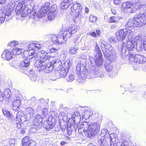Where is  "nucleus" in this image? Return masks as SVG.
<instances>
[{"mask_svg": "<svg viewBox=\"0 0 146 146\" xmlns=\"http://www.w3.org/2000/svg\"><path fill=\"white\" fill-rule=\"evenodd\" d=\"M51 117H50L47 121L44 122V127L46 130H49L52 129L55 125V118H54L55 116H57V113L53 111H50Z\"/></svg>", "mask_w": 146, "mask_h": 146, "instance_id": "nucleus-14", "label": "nucleus"}, {"mask_svg": "<svg viewBox=\"0 0 146 146\" xmlns=\"http://www.w3.org/2000/svg\"><path fill=\"white\" fill-rule=\"evenodd\" d=\"M104 76V74L102 73L98 68H95L94 67L87 70L86 73L84 74L81 79H84V78H88L89 79H92L96 77L103 78Z\"/></svg>", "mask_w": 146, "mask_h": 146, "instance_id": "nucleus-11", "label": "nucleus"}, {"mask_svg": "<svg viewBox=\"0 0 146 146\" xmlns=\"http://www.w3.org/2000/svg\"><path fill=\"white\" fill-rule=\"evenodd\" d=\"M29 101L31 102V106H35L36 104L37 100L35 97H33L31 99L29 100Z\"/></svg>", "mask_w": 146, "mask_h": 146, "instance_id": "nucleus-44", "label": "nucleus"}, {"mask_svg": "<svg viewBox=\"0 0 146 146\" xmlns=\"http://www.w3.org/2000/svg\"><path fill=\"white\" fill-rule=\"evenodd\" d=\"M78 48L75 46L74 47L70 48L69 51V53L71 55H75L76 54Z\"/></svg>", "mask_w": 146, "mask_h": 146, "instance_id": "nucleus-35", "label": "nucleus"}, {"mask_svg": "<svg viewBox=\"0 0 146 146\" xmlns=\"http://www.w3.org/2000/svg\"><path fill=\"white\" fill-rule=\"evenodd\" d=\"M46 13L47 12L40 9L37 14V15H36L35 16V17L36 16L35 19V20L36 21H38L41 18L44 17L46 15Z\"/></svg>", "mask_w": 146, "mask_h": 146, "instance_id": "nucleus-32", "label": "nucleus"}, {"mask_svg": "<svg viewBox=\"0 0 146 146\" xmlns=\"http://www.w3.org/2000/svg\"><path fill=\"white\" fill-rule=\"evenodd\" d=\"M99 43L103 45L104 47H105V45H106V42L102 40H100V41L99 42Z\"/></svg>", "mask_w": 146, "mask_h": 146, "instance_id": "nucleus-63", "label": "nucleus"}, {"mask_svg": "<svg viewBox=\"0 0 146 146\" xmlns=\"http://www.w3.org/2000/svg\"><path fill=\"white\" fill-rule=\"evenodd\" d=\"M96 17L92 15H90L89 18V20L91 22H95L96 21Z\"/></svg>", "mask_w": 146, "mask_h": 146, "instance_id": "nucleus-51", "label": "nucleus"}, {"mask_svg": "<svg viewBox=\"0 0 146 146\" xmlns=\"http://www.w3.org/2000/svg\"><path fill=\"white\" fill-rule=\"evenodd\" d=\"M44 99L43 98L40 99L38 103L40 105H42L44 102Z\"/></svg>", "mask_w": 146, "mask_h": 146, "instance_id": "nucleus-64", "label": "nucleus"}, {"mask_svg": "<svg viewBox=\"0 0 146 146\" xmlns=\"http://www.w3.org/2000/svg\"><path fill=\"white\" fill-rule=\"evenodd\" d=\"M74 79V77L73 74H70L69 76L68 79H67L68 82H72Z\"/></svg>", "mask_w": 146, "mask_h": 146, "instance_id": "nucleus-56", "label": "nucleus"}, {"mask_svg": "<svg viewBox=\"0 0 146 146\" xmlns=\"http://www.w3.org/2000/svg\"><path fill=\"white\" fill-rule=\"evenodd\" d=\"M30 56H33V57H31L32 59L36 61L34 64L35 67L37 68V69L39 71L41 70L42 66L40 64H39L37 66L35 64L37 62H40L41 63H42L43 62H46L49 60L50 58L47 54L46 52L44 50H39L37 53H35V52L34 51L31 53Z\"/></svg>", "mask_w": 146, "mask_h": 146, "instance_id": "nucleus-3", "label": "nucleus"}, {"mask_svg": "<svg viewBox=\"0 0 146 146\" xmlns=\"http://www.w3.org/2000/svg\"><path fill=\"white\" fill-rule=\"evenodd\" d=\"M140 0H132L133 4L135 5V6L136 7V8L138 11L139 9L141 6V5L139 2Z\"/></svg>", "mask_w": 146, "mask_h": 146, "instance_id": "nucleus-42", "label": "nucleus"}, {"mask_svg": "<svg viewBox=\"0 0 146 146\" xmlns=\"http://www.w3.org/2000/svg\"><path fill=\"white\" fill-rule=\"evenodd\" d=\"M139 9L143 11V12L142 13L143 14L142 15H145V14H146V5H141V6Z\"/></svg>", "mask_w": 146, "mask_h": 146, "instance_id": "nucleus-47", "label": "nucleus"}, {"mask_svg": "<svg viewBox=\"0 0 146 146\" xmlns=\"http://www.w3.org/2000/svg\"><path fill=\"white\" fill-rule=\"evenodd\" d=\"M5 15L3 13V11L2 10H0V18L1 17H5Z\"/></svg>", "mask_w": 146, "mask_h": 146, "instance_id": "nucleus-62", "label": "nucleus"}, {"mask_svg": "<svg viewBox=\"0 0 146 146\" xmlns=\"http://www.w3.org/2000/svg\"><path fill=\"white\" fill-rule=\"evenodd\" d=\"M75 129V128L74 127L73 125H71L70 126V127H67L65 129L67 131V133L69 135H71L72 131H73Z\"/></svg>", "mask_w": 146, "mask_h": 146, "instance_id": "nucleus-37", "label": "nucleus"}, {"mask_svg": "<svg viewBox=\"0 0 146 146\" xmlns=\"http://www.w3.org/2000/svg\"><path fill=\"white\" fill-rule=\"evenodd\" d=\"M117 40L120 41L124 40L126 36L131 38L133 35V31L129 29H123L119 30L116 33Z\"/></svg>", "mask_w": 146, "mask_h": 146, "instance_id": "nucleus-12", "label": "nucleus"}, {"mask_svg": "<svg viewBox=\"0 0 146 146\" xmlns=\"http://www.w3.org/2000/svg\"><path fill=\"white\" fill-rule=\"evenodd\" d=\"M22 99L21 96L20 94H15L14 98V100H20Z\"/></svg>", "mask_w": 146, "mask_h": 146, "instance_id": "nucleus-52", "label": "nucleus"}, {"mask_svg": "<svg viewBox=\"0 0 146 146\" xmlns=\"http://www.w3.org/2000/svg\"><path fill=\"white\" fill-rule=\"evenodd\" d=\"M27 8H25L23 6V9L22 10L21 13V16L23 17H27L28 13H29V11L27 10Z\"/></svg>", "mask_w": 146, "mask_h": 146, "instance_id": "nucleus-40", "label": "nucleus"}, {"mask_svg": "<svg viewBox=\"0 0 146 146\" xmlns=\"http://www.w3.org/2000/svg\"><path fill=\"white\" fill-rule=\"evenodd\" d=\"M40 62H37L35 64L36 66L40 64L42 66V70H44V71L48 73L51 72L53 70L54 68L55 70L60 69L62 67V63L59 59H54L52 61H49V60L46 62H43L42 63H41Z\"/></svg>", "mask_w": 146, "mask_h": 146, "instance_id": "nucleus-4", "label": "nucleus"}, {"mask_svg": "<svg viewBox=\"0 0 146 146\" xmlns=\"http://www.w3.org/2000/svg\"><path fill=\"white\" fill-rule=\"evenodd\" d=\"M113 3L115 5H119L120 4L122 1L121 0H113Z\"/></svg>", "mask_w": 146, "mask_h": 146, "instance_id": "nucleus-58", "label": "nucleus"}, {"mask_svg": "<svg viewBox=\"0 0 146 146\" xmlns=\"http://www.w3.org/2000/svg\"><path fill=\"white\" fill-rule=\"evenodd\" d=\"M135 18L133 19H130L127 22L125 25L126 28H132L136 27V24Z\"/></svg>", "mask_w": 146, "mask_h": 146, "instance_id": "nucleus-31", "label": "nucleus"}, {"mask_svg": "<svg viewBox=\"0 0 146 146\" xmlns=\"http://www.w3.org/2000/svg\"><path fill=\"white\" fill-rule=\"evenodd\" d=\"M98 133L91 129L89 128L85 132V134L87 135L88 137L93 139Z\"/></svg>", "mask_w": 146, "mask_h": 146, "instance_id": "nucleus-28", "label": "nucleus"}, {"mask_svg": "<svg viewBox=\"0 0 146 146\" xmlns=\"http://www.w3.org/2000/svg\"><path fill=\"white\" fill-rule=\"evenodd\" d=\"M42 113L44 115L46 116L48 113V108H44L42 110Z\"/></svg>", "mask_w": 146, "mask_h": 146, "instance_id": "nucleus-55", "label": "nucleus"}, {"mask_svg": "<svg viewBox=\"0 0 146 146\" xmlns=\"http://www.w3.org/2000/svg\"><path fill=\"white\" fill-rule=\"evenodd\" d=\"M84 63L82 61H79L76 67V73L78 75L79 78L81 79L82 77L84 76V74L86 73L87 70L86 65H87V64Z\"/></svg>", "mask_w": 146, "mask_h": 146, "instance_id": "nucleus-15", "label": "nucleus"}, {"mask_svg": "<svg viewBox=\"0 0 146 146\" xmlns=\"http://www.w3.org/2000/svg\"><path fill=\"white\" fill-rule=\"evenodd\" d=\"M132 41L136 44V49L137 50H141L143 48H144V41L142 42V36L141 35H138L135 36Z\"/></svg>", "mask_w": 146, "mask_h": 146, "instance_id": "nucleus-17", "label": "nucleus"}, {"mask_svg": "<svg viewBox=\"0 0 146 146\" xmlns=\"http://www.w3.org/2000/svg\"><path fill=\"white\" fill-rule=\"evenodd\" d=\"M12 52L8 49L5 50L1 55V57L4 60H9L12 57Z\"/></svg>", "mask_w": 146, "mask_h": 146, "instance_id": "nucleus-22", "label": "nucleus"}, {"mask_svg": "<svg viewBox=\"0 0 146 146\" xmlns=\"http://www.w3.org/2000/svg\"><path fill=\"white\" fill-rule=\"evenodd\" d=\"M27 45V48L30 51L31 50H37L43 47L42 44H39L35 41L28 43Z\"/></svg>", "mask_w": 146, "mask_h": 146, "instance_id": "nucleus-19", "label": "nucleus"}, {"mask_svg": "<svg viewBox=\"0 0 146 146\" xmlns=\"http://www.w3.org/2000/svg\"><path fill=\"white\" fill-rule=\"evenodd\" d=\"M110 146H119L120 143H119V140L117 139V141H116L115 143L113 142L115 140V138L114 137L113 134H111L110 135Z\"/></svg>", "mask_w": 146, "mask_h": 146, "instance_id": "nucleus-29", "label": "nucleus"}, {"mask_svg": "<svg viewBox=\"0 0 146 146\" xmlns=\"http://www.w3.org/2000/svg\"><path fill=\"white\" fill-rule=\"evenodd\" d=\"M95 53L96 54L95 60L91 57H90L89 60L90 64L93 66L95 64L98 67H101L103 66V61L102 58V54L97 43H96L95 47Z\"/></svg>", "mask_w": 146, "mask_h": 146, "instance_id": "nucleus-8", "label": "nucleus"}, {"mask_svg": "<svg viewBox=\"0 0 146 146\" xmlns=\"http://www.w3.org/2000/svg\"><path fill=\"white\" fill-rule=\"evenodd\" d=\"M56 14L53 13L49 12L47 15L48 18L49 20H53L56 16Z\"/></svg>", "mask_w": 146, "mask_h": 146, "instance_id": "nucleus-45", "label": "nucleus"}, {"mask_svg": "<svg viewBox=\"0 0 146 146\" xmlns=\"http://www.w3.org/2000/svg\"><path fill=\"white\" fill-rule=\"evenodd\" d=\"M119 143H120V146H129V142L125 139H123L121 140V141L119 142Z\"/></svg>", "mask_w": 146, "mask_h": 146, "instance_id": "nucleus-43", "label": "nucleus"}, {"mask_svg": "<svg viewBox=\"0 0 146 146\" xmlns=\"http://www.w3.org/2000/svg\"><path fill=\"white\" fill-rule=\"evenodd\" d=\"M90 122H87L86 121H84L82 123L78 126V130H81L83 132L85 133V132L86 131L88 128H89V126Z\"/></svg>", "mask_w": 146, "mask_h": 146, "instance_id": "nucleus-26", "label": "nucleus"}, {"mask_svg": "<svg viewBox=\"0 0 146 146\" xmlns=\"http://www.w3.org/2000/svg\"><path fill=\"white\" fill-rule=\"evenodd\" d=\"M130 53L129 56V58H133V60L134 59V58L135 56L136 55V54H134L133 52H131L129 53Z\"/></svg>", "mask_w": 146, "mask_h": 146, "instance_id": "nucleus-60", "label": "nucleus"}, {"mask_svg": "<svg viewBox=\"0 0 146 146\" xmlns=\"http://www.w3.org/2000/svg\"><path fill=\"white\" fill-rule=\"evenodd\" d=\"M133 61L134 62L141 64L146 62V57L143 55L136 54Z\"/></svg>", "mask_w": 146, "mask_h": 146, "instance_id": "nucleus-21", "label": "nucleus"}, {"mask_svg": "<svg viewBox=\"0 0 146 146\" xmlns=\"http://www.w3.org/2000/svg\"><path fill=\"white\" fill-rule=\"evenodd\" d=\"M57 6L56 4L52 5L49 10V12L53 13L56 14L57 13Z\"/></svg>", "mask_w": 146, "mask_h": 146, "instance_id": "nucleus-39", "label": "nucleus"}, {"mask_svg": "<svg viewBox=\"0 0 146 146\" xmlns=\"http://www.w3.org/2000/svg\"><path fill=\"white\" fill-rule=\"evenodd\" d=\"M109 42L112 43L113 42H115L116 40L114 37H111L109 38Z\"/></svg>", "mask_w": 146, "mask_h": 146, "instance_id": "nucleus-59", "label": "nucleus"}, {"mask_svg": "<svg viewBox=\"0 0 146 146\" xmlns=\"http://www.w3.org/2000/svg\"><path fill=\"white\" fill-rule=\"evenodd\" d=\"M42 118L40 115L39 114L36 115L33 121V127L31 130H34V132H35L37 129L40 128L42 127Z\"/></svg>", "mask_w": 146, "mask_h": 146, "instance_id": "nucleus-16", "label": "nucleus"}, {"mask_svg": "<svg viewBox=\"0 0 146 146\" xmlns=\"http://www.w3.org/2000/svg\"><path fill=\"white\" fill-rule=\"evenodd\" d=\"M105 58L109 61L111 62H114L116 58V54L115 52L112 51V52L107 54L106 55H104Z\"/></svg>", "mask_w": 146, "mask_h": 146, "instance_id": "nucleus-25", "label": "nucleus"}, {"mask_svg": "<svg viewBox=\"0 0 146 146\" xmlns=\"http://www.w3.org/2000/svg\"><path fill=\"white\" fill-rule=\"evenodd\" d=\"M136 27H141L146 24V17L144 15H141L138 18H135Z\"/></svg>", "mask_w": 146, "mask_h": 146, "instance_id": "nucleus-18", "label": "nucleus"}, {"mask_svg": "<svg viewBox=\"0 0 146 146\" xmlns=\"http://www.w3.org/2000/svg\"><path fill=\"white\" fill-rule=\"evenodd\" d=\"M30 58L23 60L22 61L20 64L17 61H13L10 63V65L17 69H19L20 71L22 72L25 74L28 69L27 67L29 66L30 62Z\"/></svg>", "mask_w": 146, "mask_h": 146, "instance_id": "nucleus-10", "label": "nucleus"}, {"mask_svg": "<svg viewBox=\"0 0 146 146\" xmlns=\"http://www.w3.org/2000/svg\"><path fill=\"white\" fill-rule=\"evenodd\" d=\"M90 34L91 36H92L95 38L97 37L96 32L95 31L90 32Z\"/></svg>", "mask_w": 146, "mask_h": 146, "instance_id": "nucleus-61", "label": "nucleus"}, {"mask_svg": "<svg viewBox=\"0 0 146 146\" xmlns=\"http://www.w3.org/2000/svg\"><path fill=\"white\" fill-rule=\"evenodd\" d=\"M22 146H35L36 143L31 140L28 136H26L22 140Z\"/></svg>", "mask_w": 146, "mask_h": 146, "instance_id": "nucleus-20", "label": "nucleus"}, {"mask_svg": "<svg viewBox=\"0 0 146 146\" xmlns=\"http://www.w3.org/2000/svg\"><path fill=\"white\" fill-rule=\"evenodd\" d=\"M82 6L77 2H74L71 7V12H75L73 19L75 23L80 22L82 18H83L84 12L82 11Z\"/></svg>", "mask_w": 146, "mask_h": 146, "instance_id": "nucleus-9", "label": "nucleus"}, {"mask_svg": "<svg viewBox=\"0 0 146 146\" xmlns=\"http://www.w3.org/2000/svg\"><path fill=\"white\" fill-rule=\"evenodd\" d=\"M9 5H10L9 8L10 9V10L6 11L5 14V15H6L8 16H9L11 15V12L13 10V6H11V4Z\"/></svg>", "mask_w": 146, "mask_h": 146, "instance_id": "nucleus-49", "label": "nucleus"}, {"mask_svg": "<svg viewBox=\"0 0 146 146\" xmlns=\"http://www.w3.org/2000/svg\"><path fill=\"white\" fill-rule=\"evenodd\" d=\"M26 112L27 114H29L31 115H33L34 112V110L32 108L29 107L27 108Z\"/></svg>", "mask_w": 146, "mask_h": 146, "instance_id": "nucleus-46", "label": "nucleus"}, {"mask_svg": "<svg viewBox=\"0 0 146 146\" xmlns=\"http://www.w3.org/2000/svg\"><path fill=\"white\" fill-rule=\"evenodd\" d=\"M72 3V0H64L60 5V7L62 9H66Z\"/></svg>", "mask_w": 146, "mask_h": 146, "instance_id": "nucleus-23", "label": "nucleus"}, {"mask_svg": "<svg viewBox=\"0 0 146 146\" xmlns=\"http://www.w3.org/2000/svg\"><path fill=\"white\" fill-rule=\"evenodd\" d=\"M83 118L87 119H88L90 116V112L89 111H85L84 113H82Z\"/></svg>", "mask_w": 146, "mask_h": 146, "instance_id": "nucleus-41", "label": "nucleus"}, {"mask_svg": "<svg viewBox=\"0 0 146 146\" xmlns=\"http://www.w3.org/2000/svg\"><path fill=\"white\" fill-rule=\"evenodd\" d=\"M129 38L127 39L126 44L124 42H120L118 44V49L123 56H127L129 53V51L132 50L134 48L135 44Z\"/></svg>", "mask_w": 146, "mask_h": 146, "instance_id": "nucleus-6", "label": "nucleus"}, {"mask_svg": "<svg viewBox=\"0 0 146 146\" xmlns=\"http://www.w3.org/2000/svg\"><path fill=\"white\" fill-rule=\"evenodd\" d=\"M100 125L97 122H90L89 128L98 133L100 129Z\"/></svg>", "mask_w": 146, "mask_h": 146, "instance_id": "nucleus-24", "label": "nucleus"}, {"mask_svg": "<svg viewBox=\"0 0 146 146\" xmlns=\"http://www.w3.org/2000/svg\"><path fill=\"white\" fill-rule=\"evenodd\" d=\"M50 6V3H46L40 9L47 12V11L49 10Z\"/></svg>", "mask_w": 146, "mask_h": 146, "instance_id": "nucleus-36", "label": "nucleus"}, {"mask_svg": "<svg viewBox=\"0 0 146 146\" xmlns=\"http://www.w3.org/2000/svg\"><path fill=\"white\" fill-rule=\"evenodd\" d=\"M105 66L106 70L107 72H110L112 70L113 67L111 65L106 64Z\"/></svg>", "mask_w": 146, "mask_h": 146, "instance_id": "nucleus-48", "label": "nucleus"}, {"mask_svg": "<svg viewBox=\"0 0 146 146\" xmlns=\"http://www.w3.org/2000/svg\"><path fill=\"white\" fill-rule=\"evenodd\" d=\"M24 51V50L22 49L21 48H15L12 50V54H13V56L16 55L17 54H19L21 53Z\"/></svg>", "mask_w": 146, "mask_h": 146, "instance_id": "nucleus-33", "label": "nucleus"}, {"mask_svg": "<svg viewBox=\"0 0 146 146\" xmlns=\"http://www.w3.org/2000/svg\"><path fill=\"white\" fill-rule=\"evenodd\" d=\"M30 79L32 81L36 82L38 80L39 78L37 76L35 75L31 77Z\"/></svg>", "mask_w": 146, "mask_h": 146, "instance_id": "nucleus-54", "label": "nucleus"}, {"mask_svg": "<svg viewBox=\"0 0 146 146\" xmlns=\"http://www.w3.org/2000/svg\"><path fill=\"white\" fill-rule=\"evenodd\" d=\"M80 58L81 59L84 60V61L83 62V63H87L86 62V60L87 58V55L85 54H81L80 57Z\"/></svg>", "mask_w": 146, "mask_h": 146, "instance_id": "nucleus-53", "label": "nucleus"}, {"mask_svg": "<svg viewBox=\"0 0 146 146\" xmlns=\"http://www.w3.org/2000/svg\"><path fill=\"white\" fill-rule=\"evenodd\" d=\"M70 65V62H65L60 69L55 70L54 73L50 74L49 76L50 79L52 81H55L58 78L65 77L67 75Z\"/></svg>", "mask_w": 146, "mask_h": 146, "instance_id": "nucleus-5", "label": "nucleus"}, {"mask_svg": "<svg viewBox=\"0 0 146 146\" xmlns=\"http://www.w3.org/2000/svg\"><path fill=\"white\" fill-rule=\"evenodd\" d=\"M113 48L109 44H106L105 45L104 49L102 50L104 55H106V54H108L112 51Z\"/></svg>", "mask_w": 146, "mask_h": 146, "instance_id": "nucleus-30", "label": "nucleus"}, {"mask_svg": "<svg viewBox=\"0 0 146 146\" xmlns=\"http://www.w3.org/2000/svg\"><path fill=\"white\" fill-rule=\"evenodd\" d=\"M123 11L127 14H131L136 13L138 11V10L133 4V3L130 1H128L124 2L122 5Z\"/></svg>", "mask_w": 146, "mask_h": 146, "instance_id": "nucleus-13", "label": "nucleus"}, {"mask_svg": "<svg viewBox=\"0 0 146 146\" xmlns=\"http://www.w3.org/2000/svg\"><path fill=\"white\" fill-rule=\"evenodd\" d=\"M11 90L9 89H6L4 91V99L7 102H9L11 99Z\"/></svg>", "mask_w": 146, "mask_h": 146, "instance_id": "nucleus-27", "label": "nucleus"}, {"mask_svg": "<svg viewBox=\"0 0 146 146\" xmlns=\"http://www.w3.org/2000/svg\"><path fill=\"white\" fill-rule=\"evenodd\" d=\"M121 19L120 17L115 16L110 17V23H114L118 22Z\"/></svg>", "mask_w": 146, "mask_h": 146, "instance_id": "nucleus-38", "label": "nucleus"}, {"mask_svg": "<svg viewBox=\"0 0 146 146\" xmlns=\"http://www.w3.org/2000/svg\"><path fill=\"white\" fill-rule=\"evenodd\" d=\"M2 111L4 115L8 119V120L9 122H11L15 119L17 127V128L20 129L23 128V125H24V127H27L28 122L27 119L25 117L24 114L22 111H19L18 112L16 117L15 119L13 115L11 113L10 111L4 109Z\"/></svg>", "mask_w": 146, "mask_h": 146, "instance_id": "nucleus-2", "label": "nucleus"}, {"mask_svg": "<svg viewBox=\"0 0 146 146\" xmlns=\"http://www.w3.org/2000/svg\"><path fill=\"white\" fill-rule=\"evenodd\" d=\"M105 142V140H102L101 139L99 140V143L101 145L106 146V144Z\"/></svg>", "mask_w": 146, "mask_h": 146, "instance_id": "nucleus-57", "label": "nucleus"}, {"mask_svg": "<svg viewBox=\"0 0 146 146\" xmlns=\"http://www.w3.org/2000/svg\"><path fill=\"white\" fill-rule=\"evenodd\" d=\"M26 4H27L25 1H19L16 8V10H17L16 14L18 15L20 14L21 13L22 10L23 9V6H24L25 8H27V10L30 14L31 16L34 20H35L36 16L35 17V16L36 15V13L34 10L35 7L34 4L32 3L27 6Z\"/></svg>", "mask_w": 146, "mask_h": 146, "instance_id": "nucleus-7", "label": "nucleus"}, {"mask_svg": "<svg viewBox=\"0 0 146 146\" xmlns=\"http://www.w3.org/2000/svg\"><path fill=\"white\" fill-rule=\"evenodd\" d=\"M18 42L17 41H13L9 42L8 44V46H9L11 47H13L15 46L18 44Z\"/></svg>", "mask_w": 146, "mask_h": 146, "instance_id": "nucleus-50", "label": "nucleus"}, {"mask_svg": "<svg viewBox=\"0 0 146 146\" xmlns=\"http://www.w3.org/2000/svg\"><path fill=\"white\" fill-rule=\"evenodd\" d=\"M21 104V101L14 100L13 103V109L15 110L16 109V110H18L19 109V107Z\"/></svg>", "mask_w": 146, "mask_h": 146, "instance_id": "nucleus-34", "label": "nucleus"}, {"mask_svg": "<svg viewBox=\"0 0 146 146\" xmlns=\"http://www.w3.org/2000/svg\"><path fill=\"white\" fill-rule=\"evenodd\" d=\"M76 28L73 25H71L68 30L64 31H61L58 35H53L51 37V40L55 44H61L66 42L68 38H69L71 35L75 33Z\"/></svg>", "mask_w": 146, "mask_h": 146, "instance_id": "nucleus-1", "label": "nucleus"}]
</instances>
